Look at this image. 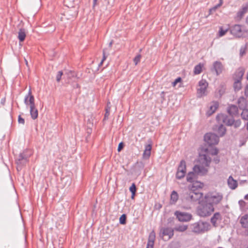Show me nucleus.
Instances as JSON below:
<instances>
[{"mask_svg": "<svg viewBox=\"0 0 248 248\" xmlns=\"http://www.w3.org/2000/svg\"><path fill=\"white\" fill-rule=\"evenodd\" d=\"M205 154H200L198 163L196 164L193 170L199 175H204L207 174L210 164L213 161L216 163H219L220 160L217 156L218 150L217 148L209 147L205 149Z\"/></svg>", "mask_w": 248, "mask_h": 248, "instance_id": "f257e3e1", "label": "nucleus"}, {"mask_svg": "<svg viewBox=\"0 0 248 248\" xmlns=\"http://www.w3.org/2000/svg\"><path fill=\"white\" fill-rule=\"evenodd\" d=\"M204 184L200 181H195L191 186H188L189 192L187 193V199L194 202L201 203L203 199V193L199 191V189L204 187Z\"/></svg>", "mask_w": 248, "mask_h": 248, "instance_id": "f03ea898", "label": "nucleus"}, {"mask_svg": "<svg viewBox=\"0 0 248 248\" xmlns=\"http://www.w3.org/2000/svg\"><path fill=\"white\" fill-rule=\"evenodd\" d=\"M223 198V194L217 191L209 192L204 197L205 202H209V204L213 206L220 203L222 202Z\"/></svg>", "mask_w": 248, "mask_h": 248, "instance_id": "7ed1b4c3", "label": "nucleus"}, {"mask_svg": "<svg viewBox=\"0 0 248 248\" xmlns=\"http://www.w3.org/2000/svg\"><path fill=\"white\" fill-rule=\"evenodd\" d=\"M201 205L198 210V214L202 217H206L210 215L214 211L213 206L205 201L200 203Z\"/></svg>", "mask_w": 248, "mask_h": 248, "instance_id": "20e7f679", "label": "nucleus"}, {"mask_svg": "<svg viewBox=\"0 0 248 248\" xmlns=\"http://www.w3.org/2000/svg\"><path fill=\"white\" fill-rule=\"evenodd\" d=\"M193 232L197 233H203L210 229V225L207 222H198L191 225Z\"/></svg>", "mask_w": 248, "mask_h": 248, "instance_id": "39448f33", "label": "nucleus"}, {"mask_svg": "<svg viewBox=\"0 0 248 248\" xmlns=\"http://www.w3.org/2000/svg\"><path fill=\"white\" fill-rule=\"evenodd\" d=\"M217 120L219 123H223V124L228 125L234 124L236 127L239 126L241 124V122L240 120L234 122L233 119L232 118L228 119L225 115L223 114H218L217 116Z\"/></svg>", "mask_w": 248, "mask_h": 248, "instance_id": "423d86ee", "label": "nucleus"}, {"mask_svg": "<svg viewBox=\"0 0 248 248\" xmlns=\"http://www.w3.org/2000/svg\"><path fill=\"white\" fill-rule=\"evenodd\" d=\"M186 172V162L184 160H182L178 167L176 173V177L178 179L184 178Z\"/></svg>", "mask_w": 248, "mask_h": 248, "instance_id": "0eeeda50", "label": "nucleus"}, {"mask_svg": "<svg viewBox=\"0 0 248 248\" xmlns=\"http://www.w3.org/2000/svg\"><path fill=\"white\" fill-rule=\"evenodd\" d=\"M205 141L211 146L212 145L217 144L219 141V139L217 136L213 133H207L204 136Z\"/></svg>", "mask_w": 248, "mask_h": 248, "instance_id": "6e6552de", "label": "nucleus"}, {"mask_svg": "<svg viewBox=\"0 0 248 248\" xmlns=\"http://www.w3.org/2000/svg\"><path fill=\"white\" fill-rule=\"evenodd\" d=\"M199 88L197 89V94L199 96L202 97L205 94L208 82L205 79H202L199 82Z\"/></svg>", "mask_w": 248, "mask_h": 248, "instance_id": "1a4fd4ad", "label": "nucleus"}, {"mask_svg": "<svg viewBox=\"0 0 248 248\" xmlns=\"http://www.w3.org/2000/svg\"><path fill=\"white\" fill-rule=\"evenodd\" d=\"M174 214L177 218L181 222L189 221L192 218V215L187 213L176 211Z\"/></svg>", "mask_w": 248, "mask_h": 248, "instance_id": "9d476101", "label": "nucleus"}, {"mask_svg": "<svg viewBox=\"0 0 248 248\" xmlns=\"http://www.w3.org/2000/svg\"><path fill=\"white\" fill-rule=\"evenodd\" d=\"M24 103L30 108L35 106L34 98L32 95L31 90L30 89L28 94L25 96L24 99Z\"/></svg>", "mask_w": 248, "mask_h": 248, "instance_id": "9b49d317", "label": "nucleus"}, {"mask_svg": "<svg viewBox=\"0 0 248 248\" xmlns=\"http://www.w3.org/2000/svg\"><path fill=\"white\" fill-rule=\"evenodd\" d=\"M162 237L164 240H169L173 235V230L171 228H166L162 230Z\"/></svg>", "mask_w": 248, "mask_h": 248, "instance_id": "f8f14e48", "label": "nucleus"}, {"mask_svg": "<svg viewBox=\"0 0 248 248\" xmlns=\"http://www.w3.org/2000/svg\"><path fill=\"white\" fill-rule=\"evenodd\" d=\"M232 33L237 37H240L243 35V32L241 26L239 25H234L231 31Z\"/></svg>", "mask_w": 248, "mask_h": 248, "instance_id": "ddd939ff", "label": "nucleus"}, {"mask_svg": "<svg viewBox=\"0 0 248 248\" xmlns=\"http://www.w3.org/2000/svg\"><path fill=\"white\" fill-rule=\"evenodd\" d=\"M155 233L154 231L150 233L146 248H154Z\"/></svg>", "mask_w": 248, "mask_h": 248, "instance_id": "4468645a", "label": "nucleus"}, {"mask_svg": "<svg viewBox=\"0 0 248 248\" xmlns=\"http://www.w3.org/2000/svg\"><path fill=\"white\" fill-rule=\"evenodd\" d=\"M151 150H152V144H149L146 145L145 147V149L144 150L142 158L144 159H148L149 158L151 154Z\"/></svg>", "mask_w": 248, "mask_h": 248, "instance_id": "2eb2a0df", "label": "nucleus"}, {"mask_svg": "<svg viewBox=\"0 0 248 248\" xmlns=\"http://www.w3.org/2000/svg\"><path fill=\"white\" fill-rule=\"evenodd\" d=\"M227 184L229 188L232 190L236 189L238 186L237 181L234 180L232 176L228 178Z\"/></svg>", "mask_w": 248, "mask_h": 248, "instance_id": "dca6fc26", "label": "nucleus"}, {"mask_svg": "<svg viewBox=\"0 0 248 248\" xmlns=\"http://www.w3.org/2000/svg\"><path fill=\"white\" fill-rule=\"evenodd\" d=\"M248 12V2L244 4L242 8L237 13V16L239 18H241L244 15Z\"/></svg>", "mask_w": 248, "mask_h": 248, "instance_id": "f3484780", "label": "nucleus"}, {"mask_svg": "<svg viewBox=\"0 0 248 248\" xmlns=\"http://www.w3.org/2000/svg\"><path fill=\"white\" fill-rule=\"evenodd\" d=\"M218 103L217 102H213L210 106L209 110L207 112L208 116L213 114L217 109L218 107Z\"/></svg>", "mask_w": 248, "mask_h": 248, "instance_id": "a211bd4d", "label": "nucleus"}, {"mask_svg": "<svg viewBox=\"0 0 248 248\" xmlns=\"http://www.w3.org/2000/svg\"><path fill=\"white\" fill-rule=\"evenodd\" d=\"M214 68L217 75L220 74L223 70V67L222 63L217 61L214 62Z\"/></svg>", "mask_w": 248, "mask_h": 248, "instance_id": "6ab92c4d", "label": "nucleus"}, {"mask_svg": "<svg viewBox=\"0 0 248 248\" xmlns=\"http://www.w3.org/2000/svg\"><path fill=\"white\" fill-rule=\"evenodd\" d=\"M244 73L245 70L243 68H240L238 69L234 76V80H237V79L241 80Z\"/></svg>", "mask_w": 248, "mask_h": 248, "instance_id": "aec40b11", "label": "nucleus"}, {"mask_svg": "<svg viewBox=\"0 0 248 248\" xmlns=\"http://www.w3.org/2000/svg\"><path fill=\"white\" fill-rule=\"evenodd\" d=\"M221 219L220 214L219 213H216L211 218V221L214 226H216L218 221H220Z\"/></svg>", "mask_w": 248, "mask_h": 248, "instance_id": "412c9836", "label": "nucleus"}, {"mask_svg": "<svg viewBox=\"0 0 248 248\" xmlns=\"http://www.w3.org/2000/svg\"><path fill=\"white\" fill-rule=\"evenodd\" d=\"M30 114L32 119L35 120L38 117V111L35 106L30 108Z\"/></svg>", "mask_w": 248, "mask_h": 248, "instance_id": "4be33fe9", "label": "nucleus"}, {"mask_svg": "<svg viewBox=\"0 0 248 248\" xmlns=\"http://www.w3.org/2000/svg\"><path fill=\"white\" fill-rule=\"evenodd\" d=\"M197 175H198L197 173L193 170L192 172H189L186 176L187 181L193 184L194 182V180L196 178Z\"/></svg>", "mask_w": 248, "mask_h": 248, "instance_id": "5701e85b", "label": "nucleus"}, {"mask_svg": "<svg viewBox=\"0 0 248 248\" xmlns=\"http://www.w3.org/2000/svg\"><path fill=\"white\" fill-rule=\"evenodd\" d=\"M26 36V33L25 30L24 29H20L18 32V38L20 42H23L24 41Z\"/></svg>", "mask_w": 248, "mask_h": 248, "instance_id": "b1692460", "label": "nucleus"}, {"mask_svg": "<svg viewBox=\"0 0 248 248\" xmlns=\"http://www.w3.org/2000/svg\"><path fill=\"white\" fill-rule=\"evenodd\" d=\"M228 111L230 115L233 116L238 114V109L236 106L234 105H232L228 108Z\"/></svg>", "mask_w": 248, "mask_h": 248, "instance_id": "393cba45", "label": "nucleus"}, {"mask_svg": "<svg viewBox=\"0 0 248 248\" xmlns=\"http://www.w3.org/2000/svg\"><path fill=\"white\" fill-rule=\"evenodd\" d=\"M204 66L203 64L199 63V64L195 66L194 69V73L195 75H198L200 74L202 70V68Z\"/></svg>", "mask_w": 248, "mask_h": 248, "instance_id": "a878e982", "label": "nucleus"}, {"mask_svg": "<svg viewBox=\"0 0 248 248\" xmlns=\"http://www.w3.org/2000/svg\"><path fill=\"white\" fill-rule=\"evenodd\" d=\"M240 222L244 227H248V215H246L242 217L241 218Z\"/></svg>", "mask_w": 248, "mask_h": 248, "instance_id": "bb28decb", "label": "nucleus"}, {"mask_svg": "<svg viewBox=\"0 0 248 248\" xmlns=\"http://www.w3.org/2000/svg\"><path fill=\"white\" fill-rule=\"evenodd\" d=\"M218 123L219 124H220V125L218 127V129L217 130V133L219 136H223L226 132V129H225V127L222 124L223 123H219L218 122Z\"/></svg>", "mask_w": 248, "mask_h": 248, "instance_id": "cd10ccee", "label": "nucleus"}, {"mask_svg": "<svg viewBox=\"0 0 248 248\" xmlns=\"http://www.w3.org/2000/svg\"><path fill=\"white\" fill-rule=\"evenodd\" d=\"M178 195L177 193L173 191L170 195V202L172 203H174L178 200Z\"/></svg>", "mask_w": 248, "mask_h": 248, "instance_id": "c85d7f7f", "label": "nucleus"}, {"mask_svg": "<svg viewBox=\"0 0 248 248\" xmlns=\"http://www.w3.org/2000/svg\"><path fill=\"white\" fill-rule=\"evenodd\" d=\"M242 118L243 119L248 121L247 123V128L248 130V109H244L241 113Z\"/></svg>", "mask_w": 248, "mask_h": 248, "instance_id": "c756f323", "label": "nucleus"}, {"mask_svg": "<svg viewBox=\"0 0 248 248\" xmlns=\"http://www.w3.org/2000/svg\"><path fill=\"white\" fill-rule=\"evenodd\" d=\"M241 80L237 79V80H235V82L233 84V88L235 91H239L241 89Z\"/></svg>", "mask_w": 248, "mask_h": 248, "instance_id": "7c9ffc66", "label": "nucleus"}, {"mask_svg": "<svg viewBox=\"0 0 248 248\" xmlns=\"http://www.w3.org/2000/svg\"><path fill=\"white\" fill-rule=\"evenodd\" d=\"M136 187L134 183H133L129 188L130 191L132 193L131 199H134L136 192Z\"/></svg>", "mask_w": 248, "mask_h": 248, "instance_id": "2f4dec72", "label": "nucleus"}, {"mask_svg": "<svg viewBox=\"0 0 248 248\" xmlns=\"http://www.w3.org/2000/svg\"><path fill=\"white\" fill-rule=\"evenodd\" d=\"M187 229V225H181L177 226L174 228V230L178 232H184Z\"/></svg>", "mask_w": 248, "mask_h": 248, "instance_id": "473e14b6", "label": "nucleus"}, {"mask_svg": "<svg viewBox=\"0 0 248 248\" xmlns=\"http://www.w3.org/2000/svg\"><path fill=\"white\" fill-rule=\"evenodd\" d=\"M228 29L224 30L223 29V27H220L219 28V33H218L219 37H222V36H224L226 33V32L228 31Z\"/></svg>", "mask_w": 248, "mask_h": 248, "instance_id": "72a5a7b5", "label": "nucleus"}, {"mask_svg": "<svg viewBox=\"0 0 248 248\" xmlns=\"http://www.w3.org/2000/svg\"><path fill=\"white\" fill-rule=\"evenodd\" d=\"M126 215L125 214L122 215L119 218L120 223L122 224H125L126 223Z\"/></svg>", "mask_w": 248, "mask_h": 248, "instance_id": "f704fd0d", "label": "nucleus"}, {"mask_svg": "<svg viewBox=\"0 0 248 248\" xmlns=\"http://www.w3.org/2000/svg\"><path fill=\"white\" fill-rule=\"evenodd\" d=\"M141 55L140 54H139L137 55L134 59L133 61L135 63V64L136 65L138 64V63L140 62L141 59Z\"/></svg>", "mask_w": 248, "mask_h": 248, "instance_id": "c9c22d12", "label": "nucleus"}, {"mask_svg": "<svg viewBox=\"0 0 248 248\" xmlns=\"http://www.w3.org/2000/svg\"><path fill=\"white\" fill-rule=\"evenodd\" d=\"M62 71H59L57 73V76H56V80L58 82H59L61 79V77L62 75Z\"/></svg>", "mask_w": 248, "mask_h": 248, "instance_id": "e433bc0d", "label": "nucleus"}, {"mask_svg": "<svg viewBox=\"0 0 248 248\" xmlns=\"http://www.w3.org/2000/svg\"><path fill=\"white\" fill-rule=\"evenodd\" d=\"M181 81H182V79H181V78L179 77V78H176V79H175V80L172 82V86H173V87H175L178 83L181 82Z\"/></svg>", "mask_w": 248, "mask_h": 248, "instance_id": "4c0bfd02", "label": "nucleus"}, {"mask_svg": "<svg viewBox=\"0 0 248 248\" xmlns=\"http://www.w3.org/2000/svg\"><path fill=\"white\" fill-rule=\"evenodd\" d=\"M18 121L19 124H24V123H25L24 119L23 118H22L20 115H19L18 116Z\"/></svg>", "mask_w": 248, "mask_h": 248, "instance_id": "58836bf2", "label": "nucleus"}, {"mask_svg": "<svg viewBox=\"0 0 248 248\" xmlns=\"http://www.w3.org/2000/svg\"><path fill=\"white\" fill-rule=\"evenodd\" d=\"M123 148V144L122 142L119 143L118 147V151L120 152L122 149Z\"/></svg>", "mask_w": 248, "mask_h": 248, "instance_id": "ea45409f", "label": "nucleus"}, {"mask_svg": "<svg viewBox=\"0 0 248 248\" xmlns=\"http://www.w3.org/2000/svg\"><path fill=\"white\" fill-rule=\"evenodd\" d=\"M245 94L247 97H248V85L247 86L245 89Z\"/></svg>", "mask_w": 248, "mask_h": 248, "instance_id": "a19ab883", "label": "nucleus"}, {"mask_svg": "<svg viewBox=\"0 0 248 248\" xmlns=\"http://www.w3.org/2000/svg\"><path fill=\"white\" fill-rule=\"evenodd\" d=\"M98 0H93V6H94L95 5H96V3H97V1Z\"/></svg>", "mask_w": 248, "mask_h": 248, "instance_id": "79ce46f5", "label": "nucleus"}, {"mask_svg": "<svg viewBox=\"0 0 248 248\" xmlns=\"http://www.w3.org/2000/svg\"><path fill=\"white\" fill-rule=\"evenodd\" d=\"M223 4V0H219V3L218 4V6H221Z\"/></svg>", "mask_w": 248, "mask_h": 248, "instance_id": "37998d69", "label": "nucleus"}, {"mask_svg": "<svg viewBox=\"0 0 248 248\" xmlns=\"http://www.w3.org/2000/svg\"><path fill=\"white\" fill-rule=\"evenodd\" d=\"M108 115H109V112L108 111V110H107L105 114V117L106 118V117H108Z\"/></svg>", "mask_w": 248, "mask_h": 248, "instance_id": "c03bdc74", "label": "nucleus"}, {"mask_svg": "<svg viewBox=\"0 0 248 248\" xmlns=\"http://www.w3.org/2000/svg\"><path fill=\"white\" fill-rule=\"evenodd\" d=\"M106 59V56H105V55L104 54V56H103V59H102V61L101 62V63H103V61H105Z\"/></svg>", "mask_w": 248, "mask_h": 248, "instance_id": "a18cd8bd", "label": "nucleus"}, {"mask_svg": "<svg viewBox=\"0 0 248 248\" xmlns=\"http://www.w3.org/2000/svg\"><path fill=\"white\" fill-rule=\"evenodd\" d=\"M220 6H218V4L216 6H215L214 7V9L215 10L216 9H217V8L219 7Z\"/></svg>", "mask_w": 248, "mask_h": 248, "instance_id": "49530a36", "label": "nucleus"}, {"mask_svg": "<svg viewBox=\"0 0 248 248\" xmlns=\"http://www.w3.org/2000/svg\"><path fill=\"white\" fill-rule=\"evenodd\" d=\"M245 200H248V194L246 195L245 196Z\"/></svg>", "mask_w": 248, "mask_h": 248, "instance_id": "de8ad7c7", "label": "nucleus"}, {"mask_svg": "<svg viewBox=\"0 0 248 248\" xmlns=\"http://www.w3.org/2000/svg\"><path fill=\"white\" fill-rule=\"evenodd\" d=\"M25 63L27 66L28 65V62L26 59H25Z\"/></svg>", "mask_w": 248, "mask_h": 248, "instance_id": "09e8293b", "label": "nucleus"}, {"mask_svg": "<svg viewBox=\"0 0 248 248\" xmlns=\"http://www.w3.org/2000/svg\"><path fill=\"white\" fill-rule=\"evenodd\" d=\"M243 54V52H241V54L242 55Z\"/></svg>", "mask_w": 248, "mask_h": 248, "instance_id": "8fccbe9b", "label": "nucleus"}, {"mask_svg": "<svg viewBox=\"0 0 248 248\" xmlns=\"http://www.w3.org/2000/svg\"><path fill=\"white\" fill-rule=\"evenodd\" d=\"M247 79L248 80V75H247Z\"/></svg>", "mask_w": 248, "mask_h": 248, "instance_id": "3c124183", "label": "nucleus"}]
</instances>
